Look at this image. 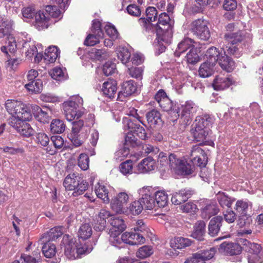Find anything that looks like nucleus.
I'll return each instance as SVG.
<instances>
[{
  "instance_id": "obj_1",
  "label": "nucleus",
  "mask_w": 263,
  "mask_h": 263,
  "mask_svg": "<svg viewBox=\"0 0 263 263\" xmlns=\"http://www.w3.org/2000/svg\"><path fill=\"white\" fill-rule=\"evenodd\" d=\"M212 122L213 119L209 115L197 117L190 130L194 140L196 142H202L205 145L204 142H206L209 127Z\"/></svg>"
},
{
  "instance_id": "obj_2",
  "label": "nucleus",
  "mask_w": 263,
  "mask_h": 263,
  "mask_svg": "<svg viewBox=\"0 0 263 263\" xmlns=\"http://www.w3.org/2000/svg\"><path fill=\"white\" fill-rule=\"evenodd\" d=\"M6 109L13 118L11 123L18 120H30L31 114L29 108L21 101L8 100L5 103Z\"/></svg>"
},
{
  "instance_id": "obj_3",
  "label": "nucleus",
  "mask_w": 263,
  "mask_h": 263,
  "mask_svg": "<svg viewBox=\"0 0 263 263\" xmlns=\"http://www.w3.org/2000/svg\"><path fill=\"white\" fill-rule=\"evenodd\" d=\"M108 218H110L108 222L111 226L108 233L110 235L109 241L112 246H114L115 242V217L114 215H111L108 211L105 209H101L98 214L96 222H95L94 229L96 231H102L105 227L106 219Z\"/></svg>"
},
{
  "instance_id": "obj_4",
  "label": "nucleus",
  "mask_w": 263,
  "mask_h": 263,
  "mask_svg": "<svg viewBox=\"0 0 263 263\" xmlns=\"http://www.w3.org/2000/svg\"><path fill=\"white\" fill-rule=\"evenodd\" d=\"M83 103L81 97L76 96L63 103L64 115L67 121H72L82 116L83 113L80 110V108L82 106Z\"/></svg>"
},
{
  "instance_id": "obj_5",
  "label": "nucleus",
  "mask_w": 263,
  "mask_h": 263,
  "mask_svg": "<svg viewBox=\"0 0 263 263\" xmlns=\"http://www.w3.org/2000/svg\"><path fill=\"white\" fill-rule=\"evenodd\" d=\"M65 189L73 191L72 195L78 196L82 194L88 188V183L80 179L74 174L67 175L63 182Z\"/></svg>"
},
{
  "instance_id": "obj_6",
  "label": "nucleus",
  "mask_w": 263,
  "mask_h": 263,
  "mask_svg": "<svg viewBox=\"0 0 263 263\" xmlns=\"http://www.w3.org/2000/svg\"><path fill=\"white\" fill-rule=\"evenodd\" d=\"M224 39L232 45L242 44L246 46L251 43L252 35L245 31L238 30L236 32L225 33Z\"/></svg>"
},
{
  "instance_id": "obj_7",
  "label": "nucleus",
  "mask_w": 263,
  "mask_h": 263,
  "mask_svg": "<svg viewBox=\"0 0 263 263\" xmlns=\"http://www.w3.org/2000/svg\"><path fill=\"white\" fill-rule=\"evenodd\" d=\"M208 25V22L206 20L202 18L197 19L192 23V31L199 39L208 41L211 34Z\"/></svg>"
},
{
  "instance_id": "obj_8",
  "label": "nucleus",
  "mask_w": 263,
  "mask_h": 263,
  "mask_svg": "<svg viewBox=\"0 0 263 263\" xmlns=\"http://www.w3.org/2000/svg\"><path fill=\"white\" fill-rule=\"evenodd\" d=\"M146 17H141L138 20L140 25L146 32H154L156 29L155 25L152 23L155 21L158 17V11L154 7H148L145 11Z\"/></svg>"
},
{
  "instance_id": "obj_9",
  "label": "nucleus",
  "mask_w": 263,
  "mask_h": 263,
  "mask_svg": "<svg viewBox=\"0 0 263 263\" xmlns=\"http://www.w3.org/2000/svg\"><path fill=\"white\" fill-rule=\"evenodd\" d=\"M216 252L214 247L202 250L193 254L192 257L187 258L185 263H208V261L212 259Z\"/></svg>"
},
{
  "instance_id": "obj_10",
  "label": "nucleus",
  "mask_w": 263,
  "mask_h": 263,
  "mask_svg": "<svg viewBox=\"0 0 263 263\" xmlns=\"http://www.w3.org/2000/svg\"><path fill=\"white\" fill-rule=\"evenodd\" d=\"M181 113L177 111L176 117L180 116V119L185 125L190 124L192 121L194 114L196 111L195 104L192 101H187L182 104L180 107Z\"/></svg>"
},
{
  "instance_id": "obj_11",
  "label": "nucleus",
  "mask_w": 263,
  "mask_h": 263,
  "mask_svg": "<svg viewBox=\"0 0 263 263\" xmlns=\"http://www.w3.org/2000/svg\"><path fill=\"white\" fill-rule=\"evenodd\" d=\"M141 198L139 199L143 208L146 210L153 209L156 204L155 190L151 186L143 187L139 190Z\"/></svg>"
},
{
  "instance_id": "obj_12",
  "label": "nucleus",
  "mask_w": 263,
  "mask_h": 263,
  "mask_svg": "<svg viewBox=\"0 0 263 263\" xmlns=\"http://www.w3.org/2000/svg\"><path fill=\"white\" fill-rule=\"evenodd\" d=\"M137 122V120H132L129 117H124L122 119L123 127L125 131L129 130L142 140H145L147 137L145 130Z\"/></svg>"
},
{
  "instance_id": "obj_13",
  "label": "nucleus",
  "mask_w": 263,
  "mask_h": 263,
  "mask_svg": "<svg viewBox=\"0 0 263 263\" xmlns=\"http://www.w3.org/2000/svg\"><path fill=\"white\" fill-rule=\"evenodd\" d=\"M174 21L170 18V15L166 12H162L159 15L158 17V23L156 26L159 29L165 30V33L167 35L172 37L173 28L174 27Z\"/></svg>"
},
{
  "instance_id": "obj_14",
  "label": "nucleus",
  "mask_w": 263,
  "mask_h": 263,
  "mask_svg": "<svg viewBox=\"0 0 263 263\" xmlns=\"http://www.w3.org/2000/svg\"><path fill=\"white\" fill-rule=\"evenodd\" d=\"M137 89L135 81L132 80L124 82L121 85V90L119 92L117 100L123 101L124 99L134 93Z\"/></svg>"
},
{
  "instance_id": "obj_15",
  "label": "nucleus",
  "mask_w": 263,
  "mask_h": 263,
  "mask_svg": "<svg viewBox=\"0 0 263 263\" xmlns=\"http://www.w3.org/2000/svg\"><path fill=\"white\" fill-rule=\"evenodd\" d=\"M233 84L234 81L231 77L220 74L215 77L212 86L214 90L219 91L227 89Z\"/></svg>"
},
{
  "instance_id": "obj_16",
  "label": "nucleus",
  "mask_w": 263,
  "mask_h": 263,
  "mask_svg": "<svg viewBox=\"0 0 263 263\" xmlns=\"http://www.w3.org/2000/svg\"><path fill=\"white\" fill-rule=\"evenodd\" d=\"M194 194V190L191 189L184 188L181 189L173 194L171 201L175 205H180L187 201Z\"/></svg>"
},
{
  "instance_id": "obj_17",
  "label": "nucleus",
  "mask_w": 263,
  "mask_h": 263,
  "mask_svg": "<svg viewBox=\"0 0 263 263\" xmlns=\"http://www.w3.org/2000/svg\"><path fill=\"white\" fill-rule=\"evenodd\" d=\"M155 100L158 103L159 106L165 111H173V102L168 97L163 89H160L155 96Z\"/></svg>"
},
{
  "instance_id": "obj_18",
  "label": "nucleus",
  "mask_w": 263,
  "mask_h": 263,
  "mask_svg": "<svg viewBox=\"0 0 263 263\" xmlns=\"http://www.w3.org/2000/svg\"><path fill=\"white\" fill-rule=\"evenodd\" d=\"M128 201L129 196L126 192H120L116 195V214L127 212Z\"/></svg>"
},
{
  "instance_id": "obj_19",
  "label": "nucleus",
  "mask_w": 263,
  "mask_h": 263,
  "mask_svg": "<svg viewBox=\"0 0 263 263\" xmlns=\"http://www.w3.org/2000/svg\"><path fill=\"white\" fill-rule=\"evenodd\" d=\"M26 121V120H18V121L11 123V125L21 135L25 137H29L33 135L34 130L31 128L29 124L25 122Z\"/></svg>"
},
{
  "instance_id": "obj_20",
  "label": "nucleus",
  "mask_w": 263,
  "mask_h": 263,
  "mask_svg": "<svg viewBox=\"0 0 263 263\" xmlns=\"http://www.w3.org/2000/svg\"><path fill=\"white\" fill-rule=\"evenodd\" d=\"M223 218L220 216L214 217L211 219L208 225V233L212 237L216 236L222 226Z\"/></svg>"
},
{
  "instance_id": "obj_21",
  "label": "nucleus",
  "mask_w": 263,
  "mask_h": 263,
  "mask_svg": "<svg viewBox=\"0 0 263 263\" xmlns=\"http://www.w3.org/2000/svg\"><path fill=\"white\" fill-rule=\"evenodd\" d=\"M155 160L151 157L143 159L137 165V169L140 173H145L155 169Z\"/></svg>"
},
{
  "instance_id": "obj_22",
  "label": "nucleus",
  "mask_w": 263,
  "mask_h": 263,
  "mask_svg": "<svg viewBox=\"0 0 263 263\" xmlns=\"http://www.w3.org/2000/svg\"><path fill=\"white\" fill-rule=\"evenodd\" d=\"M193 40L189 37L184 38L178 45L177 48L174 53L175 55L179 57L181 53L185 52L187 50L194 48Z\"/></svg>"
},
{
  "instance_id": "obj_23",
  "label": "nucleus",
  "mask_w": 263,
  "mask_h": 263,
  "mask_svg": "<svg viewBox=\"0 0 263 263\" xmlns=\"http://www.w3.org/2000/svg\"><path fill=\"white\" fill-rule=\"evenodd\" d=\"M217 62H218L221 68L227 72H231L234 69L235 63L234 61L226 54L224 51H223L222 55Z\"/></svg>"
},
{
  "instance_id": "obj_24",
  "label": "nucleus",
  "mask_w": 263,
  "mask_h": 263,
  "mask_svg": "<svg viewBox=\"0 0 263 263\" xmlns=\"http://www.w3.org/2000/svg\"><path fill=\"white\" fill-rule=\"evenodd\" d=\"M220 248L226 253L230 255H235L240 254L242 249L241 246L237 243L227 242L222 243L220 245Z\"/></svg>"
},
{
  "instance_id": "obj_25",
  "label": "nucleus",
  "mask_w": 263,
  "mask_h": 263,
  "mask_svg": "<svg viewBox=\"0 0 263 263\" xmlns=\"http://www.w3.org/2000/svg\"><path fill=\"white\" fill-rule=\"evenodd\" d=\"M223 52V50H221L220 51L218 48L215 47L209 48L205 54L207 58L206 61L215 65L222 55Z\"/></svg>"
},
{
  "instance_id": "obj_26",
  "label": "nucleus",
  "mask_w": 263,
  "mask_h": 263,
  "mask_svg": "<svg viewBox=\"0 0 263 263\" xmlns=\"http://www.w3.org/2000/svg\"><path fill=\"white\" fill-rule=\"evenodd\" d=\"M35 26L39 30L47 28L48 26V15H46L43 12L39 11L35 15Z\"/></svg>"
},
{
  "instance_id": "obj_27",
  "label": "nucleus",
  "mask_w": 263,
  "mask_h": 263,
  "mask_svg": "<svg viewBox=\"0 0 263 263\" xmlns=\"http://www.w3.org/2000/svg\"><path fill=\"white\" fill-rule=\"evenodd\" d=\"M33 114L35 118L41 122L45 123H48L50 119L49 113L50 110L46 109L43 110L38 106L32 107Z\"/></svg>"
},
{
  "instance_id": "obj_28",
  "label": "nucleus",
  "mask_w": 263,
  "mask_h": 263,
  "mask_svg": "<svg viewBox=\"0 0 263 263\" xmlns=\"http://www.w3.org/2000/svg\"><path fill=\"white\" fill-rule=\"evenodd\" d=\"M146 116L147 122L151 127H155L157 125L161 124L162 119L159 111L153 109L148 111Z\"/></svg>"
},
{
  "instance_id": "obj_29",
  "label": "nucleus",
  "mask_w": 263,
  "mask_h": 263,
  "mask_svg": "<svg viewBox=\"0 0 263 263\" xmlns=\"http://www.w3.org/2000/svg\"><path fill=\"white\" fill-rule=\"evenodd\" d=\"M191 239L182 237L175 238L171 241V247L174 249H182L189 247L192 244Z\"/></svg>"
},
{
  "instance_id": "obj_30",
  "label": "nucleus",
  "mask_w": 263,
  "mask_h": 263,
  "mask_svg": "<svg viewBox=\"0 0 263 263\" xmlns=\"http://www.w3.org/2000/svg\"><path fill=\"white\" fill-rule=\"evenodd\" d=\"M219 212V209L216 204L213 203L206 204L201 211V216L203 218H210L216 215Z\"/></svg>"
},
{
  "instance_id": "obj_31",
  "label": "nucleus",
  "mask_w": 263,
  "mask_h": 263,
  "mask_svg": "<svg viewBox=\"0 0 263 263\" xmlns=\"http://www.w3.org/2000/svg\"><path fill=\"white\" fill-rule=\"evenodd\" d=\"M205 233V223L202 220L198 221L194 228L192 236L198 240H202Z\"/></svg>"
},
{
  "instance_id": "obj_32",
  "label": "nucleus",
  "mask_w": 263,
  "mask_h": 263,
  "mask_svg": "<svg viewBox=\"0 0 263 263\" xmlns=\"http://www.w3.org/2000/svg\"><path fill=\"white\" fill-rule=\"evenodd\" d=\"M214 64L208 62H205L201 64L198 72L199 75L202 78H208L213 73Z\"/></svg>"
},
{
  "instance_id": "obj_33",
  "label": "nucleus",
  "mask_w": 263,
  "mask_h": 263,
  "mask_svg": "<svg viewBox=\"0 0 263 263\" xmlns=\"http://www.w3.org/2000/svg\"><path fill=\"white\" fill-rule=\"evenodd\" d=\"M95 191L98 198L101 199L105 203L109 202L108 192L104 185L98 183L95 186Z\"/></svg>"
},
{
  "instance_id": "obj_34",
  "label": "nucleus",
  "mask_w": 263,
  "mask_h": 263,
  "mask_svg": "<svg viewBox=\"0 0 263 263\" xmlns=\"http://www.w3.org/2000/svg\"><path fill=\"white\" fill-rule=\"evenodd\" d=\"M59 53L60 52L56 46H50L45 50L44 58L47 62L53 63L55 61Z\"/></svg>"
},
{
  "instance_id": "obj_35",
  "label": "nucleus",
  "mask_w": 263,
  "mask_h": 263,
  "mask_svg": "<svg viewBox=\"0 0 263 263\" xmlns=\"http://www.w3.org/2000/svg\"><path fill=\"white\" fill-rule=\"evenodd\" d=\"M217 195V200L220 206L222 208H231L233 201L235 200L234 199H232L225 193L222 192H219Z\"/></svg>"
},
{
  "instance_id": "obj_36",
  "label": "nucleus",
  "mask_w": 263,
  "mask_h": 263,
  "mask_svg": "<svg viewBox=\"0 0 263 263\" xmlns=\"http://www.w3.org/2000/svg\"><path fill=\"white\" fill-rule=\"evenodd\" d=\"M104 94L109 98L113 99L115 94V85L114 80H110L109 81L103 83L102 89Z\"/></svg>"
},
{
  "instance_id": "obj_37",
  "label": "nucleus",
  "mask_w": 263,
  "mask_h": 263,
  "mask_svg": "<svg viewBox=\"0 0 263 263\" xmlns=\"http://www.w3.org/2000/svg\"><path fill=\"white\" fill-rule=\"evenodd\" d=\"M12 22L8 20H2L0 21V38L10 35L12 30Z\"/></svg>"
},
{
  "instance_id": "obj_38",
  "label": "nucleus",
  "mask_w": 263,
  "mask_h": 263,
  "mask_svg": "<svg viewBox=\"0 0 263 263\" xmlns=\"http://www.w3.org/2000/svg\"><path fill=\"white\" fill-rule=\"evenodd\" d=\"M92 228L89 223L82 224L79 229L78 235L79 238L85 240L92 235Z\"/></svg>"
},
{
  "instance_id": "obj_39",
  "label": "nucleus",
  "mask_w": 263,
  "mask_h": 263,
  "mask_svg": "<svg viewBox=\"0 0 263 263\" xmlns=\"http://www.w3.org/2000/svg\"><path fill=\"white\" fill-rule=\"evenodd\" d=\"M25 88L32 93H40L43 88L42 81L40 79L29 82L25 85Z\"/></svg>"
},
{
  "instance_id": "obj_40",
  "label": "nucleus",
  "mask_w": 263,
  "mask_h": 263,
  "mask_svg": "<svg viewBox=\"0 0 263 263\" xmlns=\"http://www.w3.org/2000/svg\"><path fill=\"white\" fill-rule=\"evenodd\" d=\"M76 246L73 241L71 240L65 246V254L70 259H74L77 258Z\"/></svg>"
},
{
  "instance_id": "obj_41",
  "label": "nucleus",
  "mask_w": 263,
  "mask_h": 263,
  "mask_svg": "<svg viewBox=\"0 0 263 263\" xmlns=\"http://www.w3.org/2000/svg\"><path fill=\"white\" fill-rule=\"evenodd\" d=\"M155 200L159 207H164L167 203V195L164 191H155Z\"/></svg>"
},
{
  "instance_id": "obj_42",
  "label": "nucleus",
  "mask_w": 263,
  "mask_h": 263,
  "mask_svg": "<svg viewBox=\"0 0 263 263\" xmlns=\"http://www.w3.org/2000/svg\"><path fill=\"white\" fill-rule=\"evenodd\" d=\"M42 252L47 258H51L55 254L56 248L54 244L49 241L42 247Z\"/></svg>"
},
{
  "instance_id": "obj_43",
  "label": "nucleus",
  "mask_w": 263,
  "mask_h": 263,
  "mask_svg": "<svg viewBox=\"0 0 263 263\" xmlns=\"http://www.w3.org/2000/svg\"><path fill=\"white\" fill-rule=\"evenodd\" d=\"M50 128L53 133H62L65 130V125L62 120L56 119L52 121Z\"/></svg>"
},
{
  "instance_id": "obj_44",
  "label": "nucleus",
  "mask_w": 263,
  "mask_h": 263,
  "mask_svg": "<svg viewBox=\"0 0 263 263\" xmlns=\"http://www.w3.org/2000/svg\"><path fill=\"white\" fill-rule=\"evenodd\" d=\"M117 53L118 59L123 64H125L129 62L130 52L127 48L120 47Z\"/></svg>"
},
{
  "instance_id": "obj_45",
  "label": "nucleus",
  "mask_w": 263,
  "mask_h": 263,
  "mask_svg": "<svg viewBox=\"0 0 263 263\" xmlns=\"http://www.w3.org/2000/svg\"><path fill=\"white\" fill-rule=\"evenodd\" d=\"M186 61L188 63L194 65L199 62L200 59L197 53V50L195 48H192L186 55Z\"/></svg>"
},
{
  "instance_id": "obj_46",
  "label": "nucleus",
  "mask_w": 263,
  "mask_h": 263,
  "mask_svg": "<svg viewBox=\"0 0 263 263\" xmlns=\"http://www.w3.org/2000/svg\"><path fill=\"white\" fill-rule=\"evenodd\" d=\"M153 253V248L149 246H143L140 247L136 252L137 257L145 258L149 257Z\"/></svg>"
},
{
  "instance_id": "obj_47",
  "label": "nucleus",
  "mask_w": 263,
  "mask_h": 263,
  "mask_svg": "<svg viewBox=\"0 0 263 263\" xmlns=\"http://www.w3.org/2000/svg\"><path fill=\"white\" fill-rule=\"evenodd\" d=\"M63 232L62 227H55L51 229L46 235V237H48L49 241H53L61 237Z\"/></svg>"
},
{
  "instance_id": "obj_48",
  "label": "nucleus",
  "mask_w": 263,
  "mask_h": 263,
  "mask_svg": "<svg viewBox=\"0 0 263 263\" xmlns=\"http://www.w3.org/2000/svg\"><path fill=\"white\" fill-rule=\"evenodd\" d=\"M125 145L132 147L139 146V141L135 137L132 132H128L125 137Z\"/></svg>"
},
{
  "instance_id": "obj_49",
  "label": "nucleus",
  "mask_w": 263,
  "mask_h": 263,
  "mask_svg": "<svg viewBox=\"0 0 263 263\" xmlns=\"http://www.w3.org/2000/svg\"><path fill=\"white\" fill-rule=\"evenodd\" d=\"M133 168V161L130 160H127L122 162L119 166V170L123 175L132 174Z\"/></svg>"
},
{
  "instance_id": "obj_50",
  "label": "nucleus",
  "mask_w": 263,
  "mask_h": 263,
  "mask_svg": "<svg viewBox=\"0 0 263 263\" xmlns=\"http://www.w3.org/2000/svg\"><path fill=\"white\" fill-rule=\"evenodd\" d=\"M89 159L88 156L86 154H81L80 155L78 164L79 166L83 170H87L89 167Z\"/></svg>"
},
{
  "instance_id": "obj_51",
  "label": "nucleus",
  "mask_w": 263,
  "mask_h": 263,
  "mask_svg": "<svg viewBox=\"0 0 263 263\" xmlns=\"http://www.w3.org/2000/svg\"><path fill=\"white\" fill-rule=\"evenodd\" d=\"M181 211L184 213L193 214L198 211V209L196 204L193 202L190 201L186 202L181 206Z\"/></svg>"
},
{
  "instance_id": "obj_52",
  "label": "nucleus",
  "mask_w": 263,
  "mask_h": 263,
  "mask_svg": "<svg viewBox=\"0 0 263 263\" xmlns=\"http://www.w3.org/2000/svg\"><path fill=\"white\" fill-rule=\"evenodd\" d=\"M235 209L237 212L242 215H246L249 209L248 202L243 200L237 201L235 204Z\"/></svg>"
},
{
  "instance_id": "obj_53",
  "label": "nucleus",
  "mask_w": 263,
  "mask_h": 263,
  "mask_svg": "<svg viewBox=\"0 0 263 263\" xmlns=\"http://www.w3.org/2000/svg\"><path fill=\"white\" fill-rule=\"evenodd\" d=\"M127 72L131 77L136 79L141 80L142 78L143 68L142 67H132L128 68Z\"/></svg>"
},
{
  "instance_id": "obj_54",
  "label": "nucleus",
  "mask_w": 263,
  "mask_h": 263,
  "mask_svg": "<svg viewBox=\"0 0 263 263\" xmlns=\"http://www.w3.org/2000/svg\"><path fill=\"white\" fill-rule=\"evenodd\" d=\"M144 209L140 200L133 202L129 206V210L133 215H137L141 213Z\"/></svg>"
},
{
  "instance_id": "obj_55",
  "label": "nucleus",
  "mask_w": 263,
  "mask_h": 263,
  "mask_svg": "<svg viewBox=\"0 0 263 263\" xmlns=\"http://www.w3.org/2000/svg\"><path fill=\"white\" fill-rule=\"evenodd\" d=\"M176 168L184 175H190L193 172L191 165L183 160L181 161Z\"/></svg>"
},
{
  "instance_id": "obj_56",
  "label": "nucleus",
  "mask_w": 263,
  "mask_h": 263,
  "mask_svg": "<svg viewBox=\"0 0 263 263\" xmlns=\"http://www.w3.org/2000/svg\"><path fill=\"white\" fill-rule=\"evenodd\" d=\"M206 154L204 151L199 146H193L190 154L191 160L195 158L202 157L203 155Z\"/></svg>"
},
{
  "instance_id": "obj_57",
  "label": "nucleus",
  "mask_w": 263,
  "mask_h": 263,
  "mask_svg": "<svg viewBox=\"0 0 263 263\" xmlns=\"http://www.w3.org/2000/svg\"><path fill=\"white\" fill-rule=\"evenodd\" d=\"M134 231L142 233H147L148 229L142 219L138 220L133 228Z\"/></svg>"
},
{
  "instance_id": "obj_58",
  "label": "nucleus",
  "mask_w": 263,
  "mask_h": 263,
  "mask_svg": "<svg viewBox=\"0 0 263 263\" xmlns=\"http://www.w3.org/2000/svg\"><path fill=\"white\" fill-rule=\"evenodd\" d=\"M193 164L201 168L205 167L208 162L207 155H204L202 157L191 160Z\"/></svg>"
},
{
  "instance_id": "obj_59",
  "label": "nucleus",
  "mask_w": 263,
  "mask_h": 263,
  "mask_svg": "<svg viewBox=\"0 0 263 263\" xmlns=\"http://www.w3.org/2000/svg\"><path fill=\"white\" fill-rule=\"evenodd\" d=\"M103 36H99L96 34H89L86 38L84 44L86 46H93L99 42V38Z\"/></svg>"
},
{
  "instance_id": "obj_60",
  "label": "nucleus",
  "mask_w": 263,
  "mask_h": 263,
  "mask_svg": "<svg viewBox=\"0 0 263 263\" xmlns=\"http://www.w3.org/2000/svg\"><path fill=\"white\" fill-rule=\"evenodd\" d=\"M36 141L42 146H47L49 142V138L44 133H39L36 136Z\"/></svg>"
},
{
  "instance_id": "obj_61",
  "label": "nucleus",
  "mask_w": 263,
  "mask_h": 263,
  "mask_svg": "<svg viewBox=\"0 0 263 263\" xmlns=\"http://www.w3.org/2000/svg\"><path fill=\"white\" fill-rule=\"evenodd\" d=\"M115 69V64L111 62L108 61L105 63L103 67V71L104 74L108 76L114 73Z\"/></svg>"
},
{
  "instance_id": "obj_62",
  "label": "nucleus",
  "mask_w": 263,
  "mask_h": 263,
  "mask_svg": "<svg viewBox=\"0 0 263 263\" xmlns=\"http://www.w3.org/2000/svg\"><path fill=\"white\" fill-rule=\"evenodd\" d=\"M50 74L54 80L60 81L64 78V73L61 68L55 67L51 70Z\"/></svg>"
},
{
  "instance_id": "obj_63",
  "label": "nucleus",
  "mask_w": 263,
  "mask_h": 263,
  "mask_svg": "<svg viewBox=\"0 0 263 263\" xmlns=\"http://www.w3.org/2000/svg\"><path fill=\"white\" fill-rule=\"evenodd\" d=\"M237 3L236 0H224L223 8L226 11H233L236 9Z\"/></svg>"
},
{
  "instance_id": "obj_64",
  "label": "nucleus",
  "mask_w": 263,
  "mask_h": 263,
  "mask_svg": "<svg viewBox=\"0 0 263 263\" xmlns=\"http://www.w3.org/2000/svg\"><path fill=\"white\" fill-rule=\"evenodd\" d=\"M128 13L135 16H140L141 10L139 7L135 4H130L126 8Z\"/></svg>"
}]
</instances>
